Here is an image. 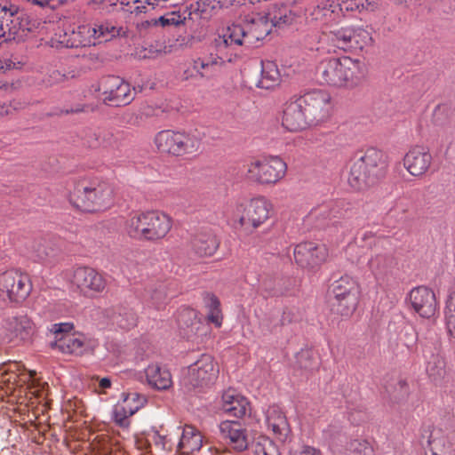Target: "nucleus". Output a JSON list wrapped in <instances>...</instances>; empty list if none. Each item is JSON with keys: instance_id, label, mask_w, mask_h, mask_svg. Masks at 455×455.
<instances>
[{"instance_id": "f257e3e1", "label": "nucleus", "mask_w": 455, "mask_h": 455, "mask_svg": "<svg viewBox=\"0 0 455 455\" xmlns=\"http://www.w3.org/2000/svg\"><path fill=\"white\" fill-rule=\"evenodd\" d=\"M387 167L386 154L377 148H368L352 160L347 182L355 190L364 189L381 178Z\"/></svg>"}, {"instance_id": "f03ea898", "label": "nucleus", "mask_w": 455, "mask_h": 455, "mask_svg": "<svg viewBox=\"0 0 455 455\" xmlns=\"http://www.w3.org/2000/svg\"><path fill=\"white\" fill-rule=\"evenodd\" d=\"M113 189L105 180L98 178H82L75 182L69 195L70 203L83 212L101 211L112 202Z\"/></svg>"}, {"instance_id": "7ed1b4c3", "label": "nucleus", "mask_w": 455, "mask_h": 455, "mask_svg": "<svg viewBox=\"0 0 455 455\" xmlns=\"http://www.w3.org/2000/svg\"><path fill=\"white\" fill-rule=\"evenodd\" d=\"M128 235L138 240L156 241L164 238L171 229L169 216L156 211L137 213L128 220Z\"/></svg>"}, {"instance_id": "20e7f679", "label": "nucleus", "mask_w": 455, "mask_h": 455, "mask_svg": "<svg viewBox=\"0 0 455 455\" xmlns=\"http://www.w3.org/2000/svg\"><path fill=\"white\" fill-rule=\"evenodd\" d=\"M360 297V285L348 275L335 280L330 287L331 310L341 316H350L356 309Z\"/></svg>"}, {"instance_id": "39448f33", "label": "nucleus", "mask_w": 455, "mask_h": 455, "mask_svg": "<svg viewBox=\"0 0 455 455\" xmlns=\"http://www.w3.org/2000/svg\"><path fill=\"white\" fill-rule=\"evenodd\" d=\"M287 172L286 163L277 156H266L252 159L246 166L245 177L259 185H275Z\"/></svg>"}, {"instance_id": "423d86ee", "label": "nucleus", "mask_w": 455, "mask_h": 455, "mask_svg": "<svg viewBox=\"0 0 455 455\" xmlns=\"http://www.w3.org/2000/svg\"><path fill=\"white\" fill-rule=\"evenodd\" d=\"M272 210L271 202L265 196L251 198L246 204L238 203L233 212L235 228L256 229L270 218Z\"/></svg>"}, {"instance_id": "0eeeda50", "label": "nucleus", "mask_w": 455, "mask_h": 455, "mask_svg": "<svg viewBox=\"0 0 455 455\" xmlns=\"http://www.w3.org/2000/svg\"><path fill=\"white\" fill-rule=\"evenodd\" d=\"M219 368L213 357L203 354L200 357L181 371V382L185 386L202 387L212 383L217 378Z\"/></svg>"}, {"instance_id": "6e6552de", "label": "nucleus", "mask_w": 455, "mask_h": 455, "mask_svg": "<svg viewBox=\"0 0 455 455\" xmlns=\"http://www.w3.org/2000/svg\"><path fill=\"white\" fill-rule=\"evenodd\" d=\"M306 115L312 125L326 121L332 111V101L329 92L313 90L299 97Z\"/></svg>"}, {"instance_id": "1a4fd4ad", "label": "nucleus", "mask_w": 455, "mask_h": 455, "mask_svg": "<svg viewBox=\"0 0 455 455\" xmlns=\"http://www.w3.org/2000/svg\"><path fill=\"white\" fill-rule=\"evenodd\" d=\"M98 90L102 92L104 101L116 107L128 105L134 99L131 85L116 76H103L100 80Z\"/></svg>"}, {"instance_id": "9d476101", "label": "nucleus", "mask_w": 455, "mask_h": 455, "mask_svg": "<svg viewBox=\"0 0 455 455\" xmlns=\"http://www.w3.org/2000/svg\"><path fill=\"white\" fill-rule=\"evenodd\" d=\"M283 23H286V16L277 17L270 12L254 15L251 20L243 23L247 44L250 47L255 46L259 41L269 35L274 26H281Z\"/></svg>"}, {"instance_id": "9b49d317", "label": "nucleus", "mask_w": 455, "mask_h": 455, "mask_svg": "<svg viewBox=\"0 0 455 455\" xmlns=\"http://www.w3.org/2000/svg\"><path fill=\"white\" fill-rule=\"evenodd\" d=\"M31 291L28 275L17 270L0 274V293L12 302L23 301Z\"/></svg>"}, {"instance_id": "f8f14e48", "label": "nucleus", "mask_w": 455, "mask_h": 455, "mask_svg": "<svg viewBox=\"0 0 455 455\" xmlns=\"http://www.w3.org/2000/svg\"><path fill=\"white\" fill-rule=\"evenodd\" d=\"M293 256L299 267L312 269L326 261L329 251L323 244L302 242L295 246Z\"/></svg>"}, {"instance_id": "ddd939ff", "label": "nucleus", "mask_w": 455, "mask_h": 455, "mask_svg": "<svg viewBox=\"0 0 455 455\" xmlns=\"http://www.w3.org/2000/svg\"><path fill=\"white\" fill-rule=\"evenodd\" d=\"M408 302L411 309L423 318H431L437 311L438 304L435 292L426 287L413 288L408 294Z\"/></svg>"}, {"instance_id": "4468645a", "label": "nucleus", "mask_w": 455, "mask_h": 455, "mask_svg": "<svg viewBox=\"0 0 455 455\" xmlns=\"http://www.w3.org/2000/svg\"><path fill=\"white\" fill-rule=\"evenodd\" d=\"M220 437L235 451H243L249 446L246 427L237 420H223L219 424Z\"/></svg>"}, {"instance_id": "2eb2a0df", "label": "nucleus", "mask_w": 455, "mask_h": 455, "mask_svg": "<svg viewBox=\"0 0 455 455\" xmlns=\"http://www.w3.org/2000/svg\"><path fill=\"white\" fill-rule=\"evenodd\" d=\"M283 127L291 132H297L311 126L299 98L286 102L283 108Z\"/></svg>"}, {"instance_id": "dca6fc26", "label": "nucleus", "mask_w": 455, "mask_h": 455, "mask_svg": "<svg viewBox=\"0 0 455 455\" xmlns=\"http://www.w3.org/2000/svg\"><path fill=\"white\" fill-rule=\"evenodd\" d=\"M71 282L84 293L101 292L106 287L104 277L95 269L88 267L76 268Z\"/></svg>"}, {"instance_id": "f3484780", "label": "nucleus", "mask_w": 455, "mask_h": 455, "mask_svg": "<svg viewBox=\"0 0 455 455\" xmlns=\"http://www.w3.org/2000/svg\"><path fill=\"white\" fill-rule=\"evenodd\" d=\"M367 65L360 59L342 56V88H355L366 77Z\"/></svg>"}, {"instance_id": "a211bd4d", "label": "nucleus", "mask_w": 455, "mask_h": 455, "mask_svg": "<svg viewBox=\"0 0 455 455\" xmlns=\"http://www.w3.org/2000/svg\"><path fill=\"white\" fill-rule=\"evenodd\" d=\"M432 163L429 151L421 146L411 148L403 158V166L408 172L415 177L425 174Z\"/></svg>"}, {"instance_id": "6ab92c4d", "label": "nucleus", "mask_w": 455, "mask_h": 455, "mask_svg": "<svg viewBox=\"0 0 455 455\" xmlns=\"http://www.w3.org/2000/svg\"><path fill=\"white\" fill-rule=\"evenodd\" d=\"M352 27L340 28L324 33L320 37V46L316 47V51L331 52H335V48L344 51L351 50V34Z\"/></svg>"}, {"instance_id": "aec40b11", "label": "nucleus", "mask_w": 455, "mask_h": 455, "mask_svg": "<svg viewBox=\"0 0 455 455\" xmlns=\"http://www.w3.org/2000/svg\"><path fill=\"white\" fill-rule=\"evenodd\" d=\"M180 434L177 445V455H195L203 445V435L194 427L186 425L184 427H178Z\"/></svg>"}, {"instance_id": "412c9836", "label": "nucleus", "mask_w": 455, "mask_h": 455, "mask_svg": "<svg viewBox=\"0 0 455 455\" xmlns=\"http://www.w3.org/2000/svg\"><path fill=\"white\" fill-rule=\"evenodd\" d=\"M200 139L193 131L172 132V155L183 156L196 153L200 147Z\"/></svg>"}, {"instance_id": "4be33fe9", "label": "nucleus", "mask_w": 455, "mask_h": 455, "mask_svg": "<svg viewBox=\"0 0 455 455\" xmlns=\"http://www.w3.org/2000/svg\"><path fill=\"white\" fill-rule=\"evenodd\" d=\"M269 429L280 442H286L291 435V427L283 411L276 405L270 406L266 413Z\"/></svg>"}, {"instance_id": "5701e85b", "label": "nucleus", "mask_w": 455, "mask_h": 455, "mask_svg": "<svg viewBox=\"0 0 455 455\" xmlns=\"http://www.w3.org/2000/svg\"><path fill=\"white\" fill-rule=\"evenodd\" d=\"M215 42L217 51L219 52L228 47L234 49L240 46L250 47L247 44L243 24H232L228 26Z\"/></svg>"}, {"instance_id": "b1692460", "label": "nucleus", "mask_w": 455, "mask_h": 455, "mask_svg": "<svg viewBox=\"0 0 455 455\" xmlns=\"http://www.w3.org/2000/svg\"><path fill=\"white\" fill-rule=\"evenodd\" d=\"M222 409L235 418H243L251 411L248 399L234 389H228L222 395Z\"/></svg>"}, {"instance_id": "393cba45", "label": "nucleus", "mask_w": 455, "mask_h": 455, "mask_svg": "<svg viewBox=\"0 0 455 455\" xmlns=\"http://www.w3.org/2000/svg\"><path fill=\"white\" fill-rule=\"evenodd\" d=\"M317 72L323 83L342 87V57L323 60L318 66Z\"/></svg>"}, {"instance_id": "a878e982", "label": "nucleus", "mask_w": 455, "mask_h": 455, "mask_svg": "<svg viewBox=\"0 0 455 455\" xmlns=\"http://www.w3.org/2000/svg\"><path fill=\"white\" fill-rule=\"evenodd\" d=\"M220 247V241L212 231H201L191 241L193 252L198 257H212Z\"/></svg>"}, {"instance_id": "bb28decb", "label": "nucleus", "mask_w": 455, "mask_h": 455, "mask_svg": "<svg viewBox=\"0 0 455 455\" xmlns=\"http://www.w3.org/2000/svg\"><path fill=\"white\" fill-rule=\"evenodd\" d=\"M335 0H326L315 6L310 13L312 20L326 26L340 21Z\"/></svg>"}, {"instance_id": "cd10ccee", "label": "nucleus", "mask_w": 455, "mask_h": 455, "mask_svg": "<svg viewBox=\"0 0 455 455\" xmlns=\"http://www.w3.org/2000/svg\"><path fill=\"white\" fill-rule=\"evenodd\" d=\"M396 262L389 253H375L368 261V267L376 279H380L389 274Z\"/></svg>"}, {"instance_id": "c85d7f7f", "label": "nucleus", "mask_w": 455, "mask_h": 455, "mask_svg": "<svg viewBox=\"0 0 455 455\" xmlns=\"http://www.w3.org/2000/svg\"><path fill=\"white\" fill-rule=\"evenodd\" d=\"M10 335L12 340L20 342L28 341L34 332V326L27 315L14 317L10 322Z\"/></svg>"}, {"instance_id": "c756f323", "label": "nucleus", "mask_w": 455, "mask_h": 455, "mask_svg": "<svg viewBox=\"0 0 455 455\" xmlns=\"http://www.w3.org/2000/svg\"><path fill=\"white\" fill-rule=\"evenodd\" d=\"M281 75L277 65L271 60L261 61V76L257 86L262 89H274L279 85Z\"/></svg>"}, {"instance_id": "7c9ffc66", "label": "nucleus", "mask_w": 455, "mask_h": 455, "mask_svg": "<svg viewBox=\"0 0 455 455\" xmlns=\"http://www.w3.org/2000/svg\"><path fill=\"white\" fill-rule=\"evenodd\" d=\"M51 346L65 354L81 355L84 351L85 343L84 339L76 337L75 334H65L52 342Z\"/></svg>"}, {"instance_id": "2f4dec72", "label": "nucleus", "mask_w": 455, "mask_h": 455, "mask_svg": "<svg viewBox=\"0 0 455 455\" xmlns=\"http://www.w3.org/2000/svg\"><path fill=\"white\" fill-rule=\"evenodd\" d=\"M146 377L148 384L156 389L166 390L171 387V372L157 364L149 365L146 369Z\"/></svg>"}, {"instance_id": "473e14b6", "label": "nucleus", "mask_w": 455, "mask_h": 455, "mask_svg": "<svg viewBox=\"0 0 455 455\" xmlns=\"http://www.w3.org/2000/svg\"><path fill=\"white\" fill-rule=\"evenodd\" d=\"M13 20L15 26L12 27V40L14 41H24L28 34L36 28L35 22L24 12L18 11L16 19Z\"/></svg>"}, {"instance_id": "72a5a7b5", "label": "nucleus", "mask_w": 455, "mask_h": 455, "mask_svg": "<svg viewBox=\"0 0 455 455\" xmlns=\"http://www.w3.org/2000/svg\"><path fill=\"white\" fill-rule=\"evenodd\" d=\"M231 5L229 0H198L196 11L200 17L208 20L216 15L220 10L228 8Z\"/></svg>"}, {"instance_id": "f704fd0d", "label": "nucleus", "mask_w": 455, "mask_h": 455, "mask_svg": "<svg viewBox=\"0 0 455 455\" xmlns=\"http://www.w3.org/2000/svg\"><path fill=\"white\" fill-rule=\"evenodd\" d=\"M426 371L434 381L443 379L446 375L444 358L438 353H432L429 356H427Z\"/></svg>"}, {"instance_id": "c9c22d12", "label": "nucleus", "mask_w": 455, "mask_h": 455, "mask_svg": "<svg viewBox=\"0 0 455 455\" xmlns=\"http://www.w3.org/2000/svg\"><path fill=\"white\" fill-rule=\"evenodd\" d=\"M93 29L92 24L79 25L76 28L72 29L73 44H75L76 48L96 44V42L93 41L95 33Z\"/></svg>"}, {"instance_id": "e433bc0d", "label": "nucleus", "mask_w": 455, "mask_h": 455, "mask_svg": "<svg viewBox=\"0 0 455 455\" xmlns=\"http://www.w3.org/2000/svg\"><path fill=\"white\" fill-rule=\"evenodd\" d=\"M93 30V41L107 42L119 35L120 29L110 21H100L92 24Z\"/></svg>"}, {"instance_id": "4c0bfd02", "label": "nucleus", "mask_w": 455, "mask_h": 455, "mask_svg": "<svg viewBox=\"0 0 455 455\" xmlns=\"http://www.w3.org/2000/svg\"><path fill=\"white\" fill-rule=\"evenodd\" d=\"M204 301L208 310L209 321L220 327L222 322V314L219 299L214 294L207 293L204 298Z\"/></svg>"}, {"instance_id": "58836bf2", "label": "nucleus", "mask_w": 455, "mask_h": 455, "mask_svg": "<svg viewBox=\"0 0 455 455\" xmlns=\"http://www.w3.org/2000/svg\"><path fill=\"white\" fill-rule=\"evenodd\" d=\"M351 50H363L372 43L369 30L363 27H352Z\"/></svg>"}, {"instance_id": "ea45409f", "label": "nucleus", "mask_w": 455, "mask_h": 455, "mask_svg": "<svg viewBox=\"0 0 455 455\" xmlns=\"http://www.w3.org/2000/svg\"><path fill=\"white\" fill-rule=\"evenodd\" d=\"M444 319L449 335L455 339V291L451 292L447 299Z\"/></svg>"}, {"instance_id": "a19ab883", "label": "nucleus", "mask_w": 455, "mask_h": 455, "mask_svg": "<svg viewBox=\"0 0 455 455\" xmlns=\"http://www.w3.org/2000/svg\"><path fill=\"white\" fill-rule=\"evenodd\" d=\"M140 408L139 404L135 406H130V404H124L118 406L114 411V419L116 424L120 427L128 426V418L133 415Z\"/></svg>"}, {"instance_id": "79ce46f5", "label": "nucleus", "mask_w": 455, "mask_h": 455, "mask_svg": "<svg viewBox=\"0 0 455 455\" xmlns=\"http://www.w3.org/2000/svg\"><path fill=\"white\" fill-rule=\"evenodd\" d=\"M18 12V8L15 7V10L8 9L4 7V13L7 16V20L3 22L2 33L0 35L1 38L4 41H12V27H14V19H16V15Z\"/></svg>"}, {"instance_id": "37998d69", "label": "nucleus", "mask_w": 455, "mask_h": 455, "mask_svg": "<svg viewBox=\"0 0 455 455\" xmlns=\"http://www.w3.org/2000/svg\"><path fill=\"white\" fill-rule=\"evenodd\" d=\"M255 455H280L276 445L268 438L259 441L254 449Z\"/></svg>"}, {"instance_id": "c03bdc74", "label": "nucleus", "mask_w": 455, "mask_h": 455, "mask_svg": "<svg viewBox=\"0 0 455 455\" xmlns=\"http://www.w3.org/2000/svg\"><path fill=\"white\" fill-rule=\"evenodd\" d=\"M191 12L188 11L187 6H178V4L172 5V28H178L180 25L185 26Z\"/></svg>"}, {"instance_id": "a18cd8bd", "label": "nucleus", "mask_w": 455, "mask_h": 455, "mask_svg": "<svg viewBox=\"0 0 455 455\" xmlns=\"http://www.w3.org/2000/svg\"><path fill=\"white\" fill-rule=\"evenodd\" d=\"M155 143L159 152L170 153L171 152V133L170 131L164 130L159 132L156 138Z\"/></svg>"}, {"instance_id": "49530a36", "label": "nucleus", "mask_w": 455, "mask_h": 455, "mask_svg": "<svg viewBox=\"0 0 455 455\" xmlns=\"http://www.w3.org/2000/svg\"><path fill=\"white\" fill-rule=\"evenodd\" d=\"M337 4L338 14L339 16V19L341 20L342 17H344L348 12H360V4L357 3L355 0H335Z\"/></svg>"}, {"instance_id": "de8ad7c7", "label": "nucleus", "mask_w": 455, "mask_h": 455, "mask_svg": "<svg viewBox=\"0 0 455 455\" xmlns=\"http://www.w3.org/2000/svg\"><path fill=\"white\" fill-rule=\"evenodd\" d=\"M193 69L196 71L200 77H210L214 72H216L211 64L201 58H197L193 61Z\"/></svg>"}, {"instance_id": "09e8293b", "label": "nucleus", "mask_w": 455, "mask_h": 455, "mask_svg": "<svg viewBox=\"0 0 455 455\" xmlns=\"http://www.w3.org/2000/svg\"><path fill=\"white\" fill-rule=\"evenodd\" d=\"M347 450L358 455H371L372 449L365 441L353 440L347 445Z\"/></svg>"}, {"instance_id": "8fccbe9b", "label": "nucleus", "mask_w": 455, "mask_h": 455, "mask_svg": "<svg viewBox=\"0 0 455 455\" xmlns=\"http://www.w3.org/2000/svg\"><path fill=\"white\" fill-rule=\"evenodd\" d=\"M84 110H85V105L77 103L70 108H56L52 112L47 113L46 116L49 117L62 116H67V115L82 113Z\"/></svg>"}, {"instance_id": "3c124183", "label": "nucleus", "mask_w": 455, "mask_h": 455, "mask_svg": "<svg viewBox=\"0 0 455 455\" xmlns=\"http://www.w3.org/2000/svg\"><path fill=\"white\" fill-rule=\"evenodd\" d=\"M73 32L72 30L62 31L60 34L55 35V44L56 46H61L66 48H74L75 44H73Z\"/></svg>"}, {"instance_id": "603ef678", "label": "nucleus", "mask_w": 455, "mask_h": 455, "mask_svg": "<svg viewBox=\"0 0 455 455\" xmlns=\"http://www.w3.org/2000/svg\"><path fill=\"white\" fill-rule=\"evenodd\" d=\"M297 362L299 367L305 370H313L315 366V363H313V355L307 350L298 354Z\"/></svg>"}, {"instance_id": "864d4df0", "label": "nucleus", "mask_w": 455, "mask_h": 455, "mask_svg": "<svg viewBox=\"0 0 455 455\" xmlns=\"http://www.w3.org/2000/svg\"><path fill=\"white\" fill-rule=\"evenodd\" d=\"M64 76L65 75H63L62 70L54 69L49 72L47 76L43 79V84L46 87H51L54 84L65 82Z\"/></svg>"}, {"instance_id": "5fc2aeb1", "label": "nucleus", "mask_w": 455, "mask_h": 455, "mask_svg": "<svg viewBox=\"0 0 455 455\" xmlns=\"http://www.w3.org/2000/svg\"><path fill=\"white\" fill-rule=\"evenodd\" d=\"M196 311L190 308L183 309L178 315L177 322L180 327L184 325L188 326L193 324V321L196 319Z\"/></svg>"}, {"instance_id": "6e6d98bb", "label": "nucleus", "mask_w": 455, "mask_h": 455, "mask_svg": "<svg viewBox=\"0 0 455 455\" xmlns=\"http://www.w3.org/2000/svg\"><path fill=\"white\" fill-rule=\"evenodd\" d=\"M98 139L100 147L103 148L113 147L116 142L114 134L111 132L106 130L98 131Z\"/></svg>"}, {"instance_id": "4d7b16f0", "label": "nucleus", "mask_w": 455, "mask_h": 455, "mask_svg": "<svg viewBox=\"0 0 455 455\" xmlns=\"http://www.w3.org/2000/svg\"><path fill=\"white\" fill-rule=\"evenodd\" d=\"M219 53H221V52L218 51V53L211 52L209 55L202 57L201 59L211 64L212 67L217 71L225 63L224 58Z\"/></svg>"}, {"instance_id": "13d9d810", "label": "nucleus", "mask_w": 455, "mask_h": 455, "mask_svg": "<svg viewBox=\"0 0 455 455\" xmlns=\"http://www.w3.org/2000/svg\"><path fill=\"white\" fill-rule=\"evenodd\" d=\"M62 73H63V75H65L64 80H65V82H67L68 80L76 79V78L80 77L83 74V71L77 66H70L67 68H64L62 70Z\"/></svg>"}, {"instance_id": "bf43d9fd", "label": "nucleus", "mask_w": 455, "mask_h": 455, "mask_svg": "<svg viewBox=\"0 0 455 455\" xmlns=\"http://www.w3.org/2000/svg\"><path fill=\"white\" fill-rule=\"evenodd\" d=\"M73 329V324L69 323H62L54 324L52 331L56 335V339L62 335L70 334L69 331Z\"/></svg>"}, {"instance_id": "052dcab7", "label": "nucleus", "mask_w": 455, "mask_h": 455, "mask_svg": "<svg viewBox=\"0 0 455 455\" xmlns=\"http://www.w3.org/2000/svg\"><path fill=\"white\" fill-rule=\"evenodd\" d=\"M16 102H0V118L5 116L13 115L18 110Z\"/></svg>"}, {"instance_id": "680f3d73", "label": "nucleus", "mask_w": 455, "mask_h": 455, "mask_svg": "<svg viewBox=\"0 0 455 455\" xmlns=\"http://www.w3.org/2000/svg\"><path fill=\"white\" fill-rule=\"evenodd\" d=\"M290 455H323V453L313 446L304 445L299 450L291 451Z\"/></svg>"}, {"instance_id": "e2e57ef3", "label": "nucleus", "mask_w": 455, "mask_h": 455, "mask_svg": "<svg viewBox=\"0 0 455 455\" xmlns=\"http://www.w3.org/2000/svg\"><path fill=\"white\" fill-rule=\"evenodd\" d=\"M379 7L377 0H364L360 4L361 12H374Z\"/></svg>"}, {"instance_id": "0e129e2a", "label": "nucleus", "mask_w": 455, "mask_h": 455, "mask_svg": "<svg viewBox=\"0 0 455 455\" xmlns=\"http://www.w3.org/2000/svg\"><path fill=\"white\" fill-rule=\"evenodd\" d=\"M98 140V131L90 132L86 135V143L90 148H100V143Z\"/></svg>"}, {"instance_id": "69168bd1", "label": "nucleus", "mask_w": 455, "mask_h": 455, "mask_svg": "<svg viewBox=\"0 0 455 455\" xmlns=\"http://www.w3.org/2000/svg\"><path fill=\"white\" fill-rule=\"evenodd\" d=\"M336 212H333L332 210H329L324 208L321 211L320 215L323 217V220H328L331 225H335L337 223L336 220H332V219L336 218Z\"/></svg>"}, {"instance_id": "338daca9", "label": "nucleus", "mask_w": 455, "mask_h": 455, "mask_svg": "<svg viewBox=\"0 0 455 455\" xmlns=\"http://www.w3.org/2000/svg\"><path fill=\"white\" fill-rule=\"evenodd\" d=\"M131 400H132L134 402H137V404H139L140 407L142 405V403H143L142 401H144V398L140 397V395L137 394V393L128 394V395H126V396L124 399V404H129V402Z\"/></svg>"}, {"instance_id": "774afa93", "label": "nucleus", "mask_w": 455, "mask_h": 455, "mask_svg": "<svg viewBox=\"0 0 455 455\" xmlns=\"http://www.w3.org/2000/svg\"><path fill=\"white\" fill-rule=\"evenodd\" d=\"M149 25L153 26H158L161 25L162 27L169 26L171 24V20L165 18V16H161L158 19H152L151 20L148 21Z\"/></svg>"}]
</instances>
